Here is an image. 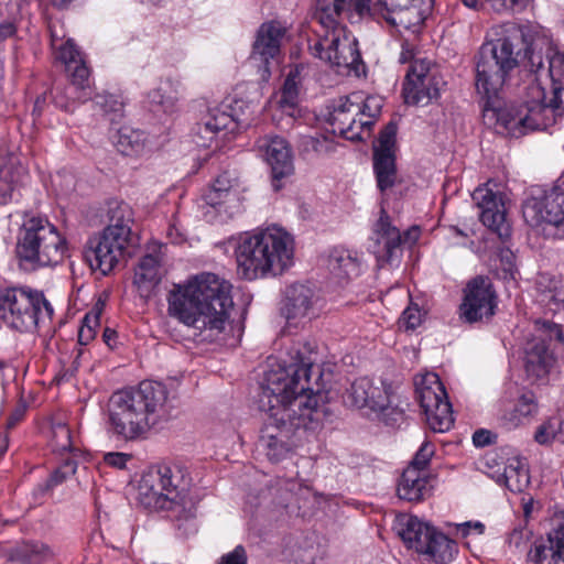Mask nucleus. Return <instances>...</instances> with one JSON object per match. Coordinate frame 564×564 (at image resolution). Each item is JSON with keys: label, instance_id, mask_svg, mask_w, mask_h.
<instances>
[{"label": "nucleus", "instance_id": "1", "mask_svg": "<svg viewBox=\"0 0 564 564\" xmlns=\"http://www.w3.org/2000/svg\"><path fill=\"white\" fill-rule=\"evenodd\" d=\"M313 351L306 345L293 346L290 360L265 372L259 408L267 413L260 443L272 463L284 459L293 448L296 431L311 429L318 409L319 390L314 392L311 377L321 378Z\"/></svg>", "mask_w": 564, "mask_h": 564}, {"label": "nucleus", "instance_id": "2", "mask_svg": "<svg viewBox=\"0 0 564 564\" xmlns=\"http://www.w3.org/2000/svg\"><path fill=\"white\" fill-rule=\"evenodd\" d=\"M529 72L541 85L542 77L550 80L549 91L540 87L542 100L512 111L494 110L497 122L512 137L545 130L555 124L564 113V52L550 41L533 42L527 50Z\"/></svg>", "mask_w": 564, "mask_h": 564}, {"label": "nucleus", "instance_id": "3", "mask_svg": "<svg viewBox=\"0 0 564 564\" xmlns=\"http://www.w3.org/2000/svg\"><path fill=\"white\" fill-rule=\"evenodd\" d=\"M231 284L214 273H202L184 285H175L167 295L169 313L215 340L225 330L234 301Z\"/></svg>", "mask_w": 564, "mask_h": 564}, {"label": "nucleus", "instance_id": "4", "mask_svg": "<svg viewBox=\"0 0 564 564\" xmlns=\"http://www.w3.org/2000/svg\"><path fill=\"white\" fill-rule=\"evenodd\" d=\"M167 394L156 381L113 392L107 403L109 431L124 441L142 436L165 416Z\"/></svg>", "mask_w": 564, "mask_h": 564}, {"label": "nucleus", "instance_id": "5", "mask_svg": "<svg viewBox=\"0 0 564 564\" xmlns=\"http://www.w3.org/2000/svg\"><path fill=\"white\" fill-rule=\"evenodd\" d=\"M498 37L484 43L476 55V90L485 99L484 110H496L499 104L498 95L510 73L518 67L522 50L525 45L524 33L516 23L499 26ZM524 58L528 62L527 53ZM525 67L529 69L528 63Z\"/></svg>", "mask_w": 564, "mask_h": 564}, {"label": "nucleus", "instance_id": "6", "mask_svg": "<svg viewBox=\"0 0 564 564\" xmlns=\"http://www.w3.org/2000/svg\"><path fill=\"white\" fill-rule=\"evenodd\" d=\"M293 252V239L286 231L267 228L243 237L238 243V273L246 280L282 274L292 264Z\"/></svg>", "mask_w": 564, "mask_h": 564}, {"label": "nucleus", "instance_id": "7", "mask_svg": "<svg viewBox=\"0 0 564 564\" xmlns=\"http://www.w3.org/2000/svg\"><path fill=\"white\" fill-rule=\"evenodd\" d=\"M107 215L108 226L97 240L89 242V247L84 252L90 268L99 270L102 274L109 273L129 256V248L133 246L131 207L124 202L110 200Z\"/></svg>", "mask_w": 564, "mask_h": 564}, {"label": "nucleus", "instance_id": "8", "mask_svg": "<svg viewBox=\"0 0 564 564\" xmlns=\"http://www.w3.org/2000/svg\"><path fill=\"white\" fill-rule=\"evenodd\" d=\"M53 315L44 294L28 288L0 289V319L20 333H31Z\"/></svg>", "mask_w": 564, "mask_h": 564}, {"label": "nucleus", "instance_id": "9", "mask_svg": "<svg viewBox=\"0 0 564 564\" xmlns=\"http://www.w3.org/2000/svg\"><path fill=\"white\" fill-rule=\"evenodd\" d=\"M66 252V240L48 220L41 217L24 220L17 243V254L21 260L54 265L64 259Z\"/></svg>", "mask_w": 564, "mask_h": 564}, {"label": "nucleus", "instance_id": "10", "mask_svg": "<svg viewBox=\"0 0 564 564\" xmlns=\"http://www.w3.org/2000/svg\"><path fill=\"white\" fill-rule=\"evenodd\" d=\"M343 401L349 408L375 413L387 425H394L403 417V410L392 405L391 386L376 384L367 377L356 379L343 395Z\"/></svg>", "mask_w": 564, "mask_h": 564}, {"label": "nucleus", "instance_id": "11", "mask_svg": "<svg viewBox=\"0 0 564 564\" xmlns=\"http://www.w3.org/2000/svg\"><path fill=\"white\" fill-rule=\"evenodd\" d=\"M182 481L183 476L177 466H153L141 477L138 487L139 500L149 509H171L184 490Z\"/></svg>", "mask_w": 564, "mask_h": 564}, {"label": "nucleus", "instance_id": "12", "mask_svg": "<svg viewBox=\"0 0 564 564\" xmlns=\"http://www.w3.org/2000/svg\"><path fill=\"white\" fill-rule=\"evenodd\" d=\"M536 334L527 341L524 347V372L531 383L545 382L555 357L550 349L553 340L562 343L564 335L560 325L543 321L536 322Z\"/></svg>", "mask_w": 564, "mask_h": 564}, {"label": "nucleus", "instance_id": "13", "mask_svg": "<svg viewBox=\"0 0 564 564\" xmlns=\"http://www.w3.org/2000/svg\"><path fill=\"white\" fill-rule=\"evenodd\" d=\"M315 32L316 39L310 44V51L314 56L338 68V72L340 68L358 72L361 56L357 41L349 39L341 25L329 31L316 30Z\"/></svg>", "mask_w": 564, "mask_h": 564}, {"label": "nucleus", "instance_id": "14", "mask_svg": "<svg viewBox=\"0 0 564 564\" xmlns=\"http://www.w3.org/2000/svg\"><path fill=\"white\" fill-rule=\"evenodd\" d=\"M415 394L430 429L444 433L453 423L452 405L438 376L430 372L415 378Z\"/></svg>", "mask_w": 564, "mask_h": 564}, {"label": "nucleus", "instance_id": "15", "mask_svg": "<svg viewBox=\"0 0 564 564\" xmlns=\"http://www.w3.org/2000/svg\"><path fill=\"white\" fill-rule=\"evenodd\" d=\"M463 293L459 317L464 322L469 324L484 322L496 314L498 296L490 278L477 275L470 279Z\"/></svg>", "mask_w": 564, "mask_h": 564}, {"label": "nucleus", "instance_id": "16", "mask_svg": "<svg viewBox=\"0 0 564 564\" xmlns=\"http://www.w3.org/2000/svg\"><path fill=\"white\" fill-rule=\"evenodd\" d=\"M523 217L532 227L552 226L553 235L564 239V188L555 187L542 198L528 199L523 205Z\"/></svg>", "mask_w": 564, "mask_h": 564}, {"label": "nucleus", "instance_id": "17", "mask_svg": "<svg viewBox=\"0 0 564 564\" xmlns=\"http://www.w3.org/2000/svg\"><path fill=\"white\" fill-rule=\"evenodd\" d=\"M398 127L390 121L379 133L373 144V172L377 186L384 194L399 183V175L395 164V137Z\"/></svg>", "mask_w": 564, "mask_h": 564}, {"label": "nucleus", "instance_id": "18", "mask_svg": "<svg viewBox=\"0 0 564 564\" xmlns=\"http://www.w3.org/2000/svg\"><path fill=\"white\" fill-rule=\"evenodd\" d=\"M361 93H352L348 96L339 97L334 101L333 111L329 113L328 122L334 132L339 133L347 140L359 141L362 139L361 132L370 130L373 120L359 121L356 117L360 115Z\"/></svg>", "mask_w": 564, "mask_h": 564}, {"label": "nucleus", "instance_id": "19", "mask_svg": "<svg viewBox=\"0 0 564 564\" xmlns=\"http://www.w3.org/2000/svg\"><path fill=\"white\" fill-rule=\"evenodd\" d=\"M285 33L286 28L275 20L262 23L257 31L250 59L258 66L263 80L270 77L271 61L280 55Z\"/></svg>", "mask_w": 564, "mask_h": 564}, {"label": "nucleus", "instance_id": "20", "mask_svg": "<svg viewBox=\"0 0 564 564\" xmlns=\"http://www.w3.org/2000/svg\"><path fill=\"white\" fill-rule=\"evenodd\" d=\"M261 156L271 166L272 187L275 192L283 187L282 180L294 172L293 155L289 142L279 135H263L256 142Z\"/></svg>", "mask_w": 564, "mask_h": 564}, {"label": "nucleus", "instance_id": "21", "mask_svg": "<svg viewBox=\"0 0 564 564\" xmlns=\"http://www.w3.org/2000/svg\"><path fill=\"white\" fill-rule=\"evenodd\" d=\"M473 199L480 209L481 223L497 232L501 239H508L511 235V227L506 218L507 212L502 194L481 186L474 191Z\"/></svg>", "mask_w": 564, "mask_h": 564}, {"label": "nucleus", "instance_id": "22", "mask_svg": "<svg viewBox=\"0 0 564 564\" xmlns=\"http://www.w3.org/2000/svg\"><path fill=\"white\" fill-rule=\"evenodd\" d=\"M221 105L208 110L207 115L194 129V142L198 147L209 148L217 134L224 130L234 131L236 127L243 123V120L236 113V107Z\"/></svg>", "mask_w": 564, "mask_h": 564}, {"label": "nucleus", "instance_id": "23", "mask_svg": "<svg viewBox=\"0 0 564 564\" xmlns=\"http://www.w3.org/2000/svg\"><path fill=\"white\" fill-rule=\"evenodd\" d=\"M555 521L546 539L530 550L528 557L532 564H564V510L555 516Z\"/></svg>", "mask_w": 564, "mask_h": 564}, {"label": "nucleus", "instance_id": "24", "mask_svg": "<svg viewBox=\"0 0 564 564\" xmlns=\"http://www.w3.org/2000/svg\"><path fill=\"white\" fill-rule=\"evenodd\" d=\"M425 0H383L386 21L395 28L410 29L423 21Z\"/></svg>", "mask_w": 564, "mask_h": 564}, {"label": "nucleus", "instance_id": "25", "mask_svg": "<svg viewBox=\"0 0 564 564\" xmlns=\"http://www.w3.org/2000/svg\"><path fill=\"white\" fill-rule=\"evenodd\" d=\"M394 529L408 547L414 549L420 554L426 550L427 541L435 530L416 517L408 514L397 518Z\"/></svg>", "mask_w": 564, "mask_h": 564}, {"label": "nucleus", "instance_id": "26", "mask_svg": "<svg viewBox=\"0 0 564 564\" xmlns=\"http://www.w3.org/2000/svg\"><path fill=\"white\" fill-rule=\"evenodd\" d=\"M394 529L408 547L414 549L420 554L426 550L427 541L435 530L416 517L408 514L397 518Z\"/></svg>", "mask_w": 564, "mask_h": 564}, {"label": "nucleus", "instance_id": "27", "mask_svg": "<svg viewBox=\"0 0 564 564\" xmlns=\"http://www.w3.org/2000/svg\"><path fill=\"white\" fill-rule=\"evenodd\" d=\"M538 412V403L532 392L523 393L516 403H503L498 415L499 423L506 430H513L529 421Z\"/></svg>", "mask_w": 564, "mask_h": 564}, {"label": "nucleus", "instance_id": "28", "mask_svg": "<svg viewBox=\"0 0 564 564\" xmlns=\"http://www.w3.org/2000/svg\"><path fill=\"white\" fill-rule=\"evenodd\" d=\"M397 492L400 499L419 502L431 494L430 476L426 471L406 467L398 484Z\"/></svg>", "mask_w": 564, "mask_h": 564}, {"label": "nucleus", "instance_id": "29", "mask_svg": "<svg viewBox=\"0 0 564 564\" xmlns=\"http://www.w3.org/2000/svg\"><path fill=\"white\" fill-rule=\"evenodd\" d=\"M373 235L378 246L375 252L380 253L379 247L382 246L384 252L378 257L384 258L388 262L391 261L403 239L399 229L391 225L389 215L384 208H381L380 217L373 228Z\"/></svg>", "mask_w": 564, "mask_h": 564}, {"label": "nucleus", "instance_id": "30", "mask_svg": "<svg viewBox=\"0 0 564 564\" xmlns=\"http://www.w3.org/2000/svg\"><path fill=\"white\" fill-rule=\"evenodd\" d=\"M405 82L403 85V95L406 104L427 105L433 99L438 98L444 82L440 76H427L425 78Z\"/></svg>", "mask_w": 564, "mask_h": 564}, {"label": "nucleus", "instance_id": "31", "mask_svg": "<svg viewBox=\"0 0 564 564\" xmlns=\"http://www.w3.org/2000/svg\"><path fill=\"white\" fill-rule=\"evenodd\" d=\"M535 284L538 299L542 305L553 313L564 308V280L540 274Z\"/></svg>", "mask_w": 564, "mask_h": 564}, {"label": "nucleus", "instance_id": "32", "mask_svg": "<svg viewBox=\"0 0 564 564\" xmlns=\"http://www.w3.org/2000/svg\"><path fill=\"white\" fill-rule=\"evenodd\" d=\"M314 292L304 284H292L286 289L283 312L288 319L304 317L313 305Z\"/></svg>", "mask_w": 564, "mask_h": 564}, {"label": "nucleus", "instance_id": "33", "mask_svg": "<svg viewBox=\"0 0 564 564\" xmlns=\"http://www.w3.org/2000/svg\"><path fill=\"white\" fill-rule=\"evenodd\" d=\"M291 485H293L291 481L278 480L274 485L262 489L259 505L272 510L276 518L284 516L292 498Z\"/></svg>", "mask_w": 564, "mask_h": 564}, {"label": "nucleus", "instance_id": "34", "mask_svg": "<svg viewBox=\"0 0 564 564\" xmlns=\"http://www.w3.org/2000/svg\"><path fill=\"white\" fill-rule=\"evenodd\" d=\"M352 0H315L313 19L321 30L340 26L341 14L349 8Z\"/></svg>", "mask_w": 564, "mask_h": 564}, {"label": "nucleus", "instance_id": "35", "mask_svg": "<svg viewBox=\"0 0 564 564\" xmlns=\"http://www.w3.org/2000/svg\"><path fill=\"white\" fill-rule=\"evenodd\" d=\"M162 258L160 251L154 250L143 256L134 270V284L138 288L149 290L161 280Z\"/></svg>", "mask_w": 564, "mask_h": 564}, {"label": "nucleus", "instance_id": "36", "mask_svg": "<svg viewBox=\"0 0 564 564\" xmlns=\"http://www.w3.org/2000/svg\"><path fill=\"white\" fill-rule=\"evenodd\" d=\"M9 561L21 564H43L52 558L53 553L48 545L39 542H26L13 547L9 552Z\"/></svg>", "mask_w": 564, "mask_h": 564}, {"label": "nucleus", "instance_id": "37", "mask_svg": "<svg viewBox=\"0 0 564 564\" xmlns=\"http://www.w3.org/2000/svg\"><path fill=\"white\" fill-rule=\"evenodd\" d=\"M456 553V542L442 532L434 530L431 539L427 541L426 550H423L421 554L429 555L435 562L447 563L454 558Z\"/></svg>", "mask_w": 564, "mask_h": 564}, {"label": "nucleus", "instance_id": "38", "mask_svg": "<svg viewBox=\"0 0 564 564\" xmlns=\"http://www.w3.org/2000/svg\"><path fill=\"white\" fill-rule=\"evenodd\" d=\"M502 478L507 488L512 492H522L530 485L527 464L518 457L508 460Z\"/></svg>", "mask_w": 564, "mask_h": 564}, {"label": "nucleus", "instance_id": "39", "mask_svg": "<svg viewBox=\"0 0 564 564\" xmlns=\"http://www.w3.org/2000/svg\"><path fill=\"white\" fill-rule=\"evenodd\" d=\"M329 270L340 279L358 273L359 263L348 250L335 249L328 259Z\"/></svg>", "mask_w": 564, "mask_h": 564}, {"label": "nucleus", "instance_id": "40", "mask_svg": "<svg viewBox=\"0 0 564 564\" xmlns=\"http://www.w3.org/2000/svg\"><path fill=\"white\" fill-rule=\"evenodd\" d=\"M300 84V70L296 67L291 69L288 74L281 89V98L279 100L282 111L290 116H293L294 109L297 105Z\"/></svg>", "mask_w": 564, "mask_h": 564}, {"label": "nucleus", "instance_id": "41", "mask_svg": "<svg viewBox=\"0 0 564 564\" xmlns=\"http://www.w3.org/2000/svg\"><path fill=\"white\" fill-rule=\"evenodd\" d=\"M145 134L128 127L120 128L116 147L123 155H137L144 149Z\"/></svg>", "mask_w": 564, "mask_h": 564}, {"label": "nucleus", "instance_id": "42", "mask_svg": "<svg viewBox=\"0 0 564 564\" xmlns=\"http://www.w3.org/2000/svg\"><path fill=\"white\" fill-rule=\"evenodd\" d=\"M76 468L77 464L74 460L66 459L43 484L37 486V491L42 495L50 492L55 486L74 475Z\"/></svg>", "mask_w": 564, "mask_h": 564}, {"label": "nucleus", "instance_id": "43", "mask_svg": "<svg viewBox=\"0 0 564 564\" xmlns=\"http://www.w3.org/2000/svg\"><path fill=\"white\" fill-rule=\"evenodd\" d=\"M52 443L56 451H68L72 447L69 427L64 423H57L52 427Z\"/></svg>", "mask_w": 564, "mask_h": 564}, {"label": "nucleus", "instance_id": "44", "mask_svg": "<svg viewBox=\"0 0 564 564\" xmlns=\"http://www.w3.org/2000/svg\"><path fill=\"white\" fill-rule=\"evenodd\" d=\"M427 76H438L436 70L431 67V62L426 59H414L406 73L405 82L416 80L420 83L419 79Z\"/></svg>", "mask_w": 564, "mask_h": 564}, {"label": "nucleus", "instance_id": "45", "mask_svg": "<svg viewBox=\"0 0 564 564\" xmlns=\"http://www.w3.org/2000/svg\"><path fill=\"white\" fill-rule=\"evenodd\" d=\"M95 104L106 113H113L115 117L121 115L123 102L112 94H98L95 97Z\"/></svg>", "mask_w": 564, "mask_h": 564}, {"label": "nucleus", "instance_id": "46", "mask_svg": "<svg viewBox=\"0 0 564 564\" xmlns=\"http://www.w3.org/2000/svg\"><path fill=\"white\" fill-rule=\"evenodd\" d=\"M382 3L383 0H355L354 8L359 15H380L386 20V9Z\"/></svg>", "mask_w": 564, "mask_h": 564}, {"label": "nucleus", "instance_id": "47", "mask_svg": "<svg viewBox=\"0 0 564 564\" xmlns=\"http://www.w3.org/2000/svg\"><path fill=\"white\" fill-rule=\"evenodd\" d=\"M434 455V446L430 442H424L408 467H414L416 470L426 471V467Z\"/></svg>", "mask_w": 564, "mask_h": 564}, {"label": "nucleus", "instance_id": "48", "mask_svg": "<svg viewBox=\"0 0 564 564\" xmlns=\"http://www.w3.org/2000/svg\"><path fill=\"white\" fill-rule=\"evenodd\" d=\"M66 70L68 72L74 85L80 88H85V84L88 82L90 70L84 58L77 59V63H75L73 66H68Z\"/></svg>", "mask_w": 564, "mask_h": 564}, {"label": "nucleus", "instance_id": "49", "mask_svg": "<svg viewBox=\"0 0 564 564\" xmlns=\"http://www.w3.org/2000/svg\"><path fill=\"white\" fill-rule=\"evenodd\" d=\"M58 58L67 68L68 66H73L77 63V59H83L84 56L77 45L72 40H67L58 51Z\"/></svg>", "mask_w": 564, "mask_h": 564}, {"label": "nucleus", "instance_id": "50", "mask_svg": "<svg viewBox=\"0 0 564 564\" xmlns=\"http://www.w3.org/2000/svg\"><path fill=\"white\" fill-rule=\"evenodd\" d=\"M382 106L383 100L381 97L368 96L365 98L361 94L360 115L376 119L380 115Z\"/></svg>", "mask_w": 564, "mask_h": 564}, {"label": "nucleus", "instance_id": "51", "mask_svg": "<svg viewBox=\"0 0 564 564\" xmlns=\"http://www.w3.org/2000/svg\"><path fill=\"white\" fill-rule=\"evenodd\" d=\"M149 101L161 107L164 112H171L175 107L176 97L165 96L162 88H155L149 93Z\"/></svg>", "mask_w": 564, "mask_h": 564}, {"label": "nucleus", "instance_id": "52", "mask_svg": "<svg viewBox=\"0 0 564 564\" xmlns=\"http://www.w3.org/2000/svg\"><path fill=\"white\" fill-rule=\"evenodd\" d=\"M532 536V531L525 525L516 527L509 535L508 542L510 546L517 550L524 549Z\"/></svg>", "mask_w": 564, "mask_h": 564}, {"label": "nucleus", "instance_id": "53", "mask_svg": "<svg viewBox=\"0 0 564 564\" xmlns=\"http://www.w3.org/2000/svg\"><path fill=\"white\" fill-rule=\"evenodd\" d=\"M534 440L541 445H547L552 441H555V430L551 423V419L536 429Z\"/></svg>", "mask_w": 564, "mask_h": 564}, {"label": "nucleus", "instance_id": "54", "mask_svg": "<svg viewBox=\"0 0 564 564\" xmlns=\"http://www.w3.org/2000/svg\"><path fill=\"white\" fill-rule=\"evenodd\" d=\"M219 564H247L246 551L242 546H237L232 552L221 556Z\"/></svg>", "mask_w": 564, "mask_h": 564}, {"label": "nucleus", "instance_id": "55", "mask_svg": "<svg viewBox=\"0 0 564 564\" xmlns=\"http://www.w3.org/2000/svg\"><path fill=\"white\" fill-rule=\"evenodd\" d=\"M402 322L406 329H414L421 323V314L416 307H408L402 314Z\"/></svg>", "mask_w": 564, "mask_h": 564}, {"label": "nucleus", "instance_id": "56", "mask_svg": "<svg viewBox=\"0 0 564 564\" xmlns=\"http://www.w3.org/2000/svg\"><path fill=\"white\" fill-rule=\"evenodd\" d=\"M499 261L505 272H513L516 268V256L510 249L503 248L499 251Z\"/></svg>", "mask_w": 564, "mask_h": 564}, {"label": "nucleus", "instance_id": "57", "mask_svg": "<svg viewBox=\"0 0 564 564\" xmlns=\"http://www.w3.org/2000/svg\"><path fill=\"white\" fill-rule=\"evenodd\" d=\"M129 458L130 455L128 454L115 452L105 454L104 462L111 467L122 469L126 467V464L129 460Z\"/></svg>", "mask_w": 564, "mask_h": 564}, {"label": "nucleus", "instance_id": "58", "mask_svg": "<svg viewBox=\"0 0 564 564\" xmlns=\"http://www.w3.org/2000/svg\"><path fill=\"white\" fill-rule=\"evenodd\" d=\"M473 443L477 447H484L494 443L491 432L487 430H478L473 435Z\"/></svg>", "mask_w": 564, "mask_h": 564}, {"label": "nucleus", "instance_id": "59", "mask_svg": "<svg viewBox=\"0 0 564 564\" xmlns=\"http://www.w3.org/2000/svg\"><path fill=\"white\" fill-rule=\"evenodd\" d=\"M231 187L230 180L226 174L220 175L214 183L212 189L216 191L220 195H227Z\"/></svg>", "mask_w": 564, "mask_h": 564}, {"label": "nucleus", "instance_id": "60", "mask_svg": "<svg viewBox=\"0 0 564 564\" xmlns=\"http://www.w3.org/2000/svg\"><path fill=\"white\" fill-rule=\"evenodd\" d=\"M96 336V329L91 328V326L82 327L78 330V343L80 345H87L90 340H93Z\"/></svg>", "mask_w": 564, "mask_h": 564}, {"label": "nucleus", "instance_id": "61", "mask_svg": "<svg viewBox=\"0 0 564 564\" xmlns=\"http://www.w3.org/2000/svg\"><path fill=\"white\" fill-rule=\"evenodd\" d=\"M414 61V48L412 45H410L408 42H404L402 44V51L399 56V62L401 64H405L411 62V64Z\"/></svg>", "mask_w": 564, "mask_h": 564}, {"label": "nucleus", "instance_id": "62", "mask_svg": "<svg viewBox=\"0 0 564 564\" xmlns=\"http://www.w3.org/2000/svg\"><path fill=\"white\" fill-rule=\"evenodd\" d=\"M522 503V512L525 521L529 520V518L532 514L533 508H534V500L531 496L522 497L521 499Z\"/></svg>", "mask_w": 564, "mask_h": 564}, {"label": "nucleus", "instance_id": "63", "mask_svg": "<svg viewBox=\"0 0 564 564\" xmlns=\"http://www.w3.org/2000/svg\"><path fill=\"white\" fill-rule=\"evenodd\" d=\"M551 423L555 430V441L564 443V420L553 417L551 419Z\"/></svg>", "mask_w": 564, "mask_h": 564}, {"label": "nucleus", "instance_id": "64", "mask_svg": "<svg viewBox=\"0 0 564 564\" xmlns=\"http://www.w3.org/2000/svg\"><path fill=\"white\" fill-rule=\"evenodd\" d=\"M225 197V195H220L219 193H216V191L214 189H210L206 195H205V202L210 205V206H217L221 203L223 198Z\"/></svg>", "mask_w": 564, "mask_h": 564}]
</instances>
